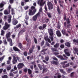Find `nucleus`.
Here are the masks:
<instances>
[{
	"label": "nucleus",
	"mask_w": 78,
	"mask_h": 78,
	"mask_svg": "<svg viewBox=\"0 0 78 78\" xmlns=\"http://www.w3.org/2000/svg\"><path fill=\"white\" fill-rule=\"evenodd\" d=\"M8 23H9L11 22V19H9L8 20Z\"/></svg>",
	"instance_id": "nucleus-59"
},
{
	"label": "nucleus",
	"mask_w": 78,
	"mask_h": 78,
	"mask_svg": "<svg viewBox=\"0 0 78 78\" xmlns=\"http://www.w3.org/2000/svg\"><path fill=\"white\" fill-rule=\"evenodd\" d=\"M51 50H52V51H57V50H56L55 49L53 48H51Z\"/></svg>",
	"instance_id": "nucleus-35"
},
{
	"label": "nucleus",
	"mask_w": 78,
	"mask_h": 78,
	"mask_svg": "<svg viewBox=\"0 0 78 78\" xmlns=\"http://www.w3.org/2000/svg\"><path fill=\"white\" fill-rule=\"evenodd\" d=\"M39 29L40 30H44V28H43V27H42V26H40L39 27Z\"/></svg>",
	"instance_id": "nucleus-42"
},
{
	"label": "nucleus",
	"mask_w": 78,
	"mask_h": 78,
	"mask_svg": "<svg viewBox=\"0 0 78 78\" xmlns=\"http://www.w3.org/2000/svg\"><path fill=\"white\" fill-rule=\"evenodd\" d=\"M13 49L15 51H20V50L17 48V47H13Z\"/></svg>",
	"instance_id": "nucleus-15"
},
{
	"label": "nucleus",
	"mask_w": 78,
	"mask_h": 78,
	"mask_svg": "<svg viewBox=\"0 0 78 78\" xmlns=\"http://www.w3.org/2000/svg\"><path fill=\"white\" fill-rule=\"evenodd\" d=\"M56 34L58 36L60 37L61 36V33L59 31H57L56 32Z\"/></svg>",
	"instance_id": "nucleus-14"
},
{
	"label": "nucleus",
	"mask_w": 78,
	"mask_h": 78,
	"mask_svg": "<svg viewBox=\"0 0 78 78\" xmlns=\"http://www.w3.org/2000/svg\"><path fill=\"white\" fill-rule=\"evenodd\" d=\"M9 43L10 45V46H12V42H10Z\"/></svg>",
	"instance_id": "nucleus-61"
},
{
	"label": "nucleus",
	"mask_w": 78,
	"mask_h": 78,
	"mask_svg": "<svg viewBox=\"0 0 78 78\" xmlns=\"http://www.w3.org/2000/svg\"><path fill=\"white\" fill-rule=\"evenodd\" d=\"M4 44L5 45H6L7 44V42L6 41V40H5V41H4Z\"/></svg>",
	"instance_id": "nucleus-44"
},
{
	"label": "nucleus",
	"mask_w": 78,
	"mask_h": 78,
	"mask_svg": "<svg viewBox=\"0 0 78 78\" xmlns=\"http://www.w3.org/2000/svg\"><path fill=\"white\" fill-rule=\"evenodd\" d=\"M11 66H8L7 67V69L8 70H9L11 69Z\"/></svg>",
	"instance_id": "nucleus-39"
},
{
	"label": "nucleus",
	"mask_w": 78,
	"mask_h": 78,
	"mask_svg": "<svg viewBox=\"0 0 78 78\" xmlns=\"http://www.w3.org/2000/svg\"><path fill=\"white\" fill-rule=\"evenodd\" d=\"M20 26H21V25L20 24H19L17 26L16 28H19V27H20Z\"/></svg>",
	"instance_id": "nucleus-52"
},
{
	"label": "nucleus",
	"mask_w": 78,
	"mask_h": 78,
	"mask_svg": "<svg viewBox=\"0 0 78 78\" xmlns=\"http://www.w3.org/2000/svg\"><path fill=\"white\" fill-rule=\"evenodd\" d=\"M4 34H5V31H4V30H2L1 33V35L2 36H3V35H4Z\"/></svg>",
	"instance_id": "nucleus-22"
},
{
	"label": "nucleus",
	"mask_w": 78,
	"mask_h": 78,
	"mask_svg": "<svg viewBox=\"0 0 78 78\" xmlns=\"http://www.w3.org/2000/svg\"><path fill=\"white\" fill-rule=\"evenodd\" d=\"M23 66H24V64L23 63H19L17 66L18 69H22Z\"/></svg>",
	"instance_id": "nucleus-9"
},
{
	"label": "nucleus",
	"mask_w": 78,
	"mask_h": 78,
	"mask_svg": "<svg viewBox=\"0 0 78 78\" xmlns=\"http://www.w3.org/2000/svg\"><path fill=\"white\" fill-rule=\"evenodd\" d=\"M59 46V44L57 43L55 45H54V47H55V48H58V47Z\"/></svg>",
	"instance_id": "nucleus-26"
},
{
	"label": "nucleus",
	"mask_w": 78,
	"mask_h": 78,
	"mask_svg": "<svg viewBox=\"0 0 78 78\" xmlns=\"http://www.w3.org/2000/svg\"><path fill=\"white\" fill-rule=\"evenodd\" d=\"M29 8V7L28 6H26L24 7V8L25 10L27 9H28V8Z\"/></svg>",
	"instance_id": "nucleus-40"
},
{
	"label": "nucleus",
	"mask_w": 78,
	"mask_h": 78,
	"mask_svg": "<svg viewBox=\"0 0 78 78\" xmlns=\"http://www.w3.org/2000/svg\"><path fill=\"white\" fill-rule=\"evenodd\" d=\"M42 8H41L39 10V12H42Z\"/></svg>",
	"instance_id": "nucleus-54"
},
{
	"label": "nucleus",
	"mask_w": 78,
	"mask_h": 78,
	"mask_svg": "<svg viewBox=\"0 0 78 78\" xmlns=\"http://www.w3.org/2000/svg\"><path fill=\"white\" fill-rule=\"evenodd\" d=\"M7 39V41H8V42H9V43L10 42H12V39H11V38H8Z\"/></svg>",
	"instance_id": "nucleus-20"
},
{
	"label": "nucleus",
	"mask_w": 78,
	"mask_h": 78,
	"mask_svg": "<svg viewBox=\"0 0 78 78\" xmlns=\"http://www.w3.org/2000/svg\"><path fill=\"white\" fill-rule=\"evenodd\" d=\"M51 63L52 64H56V65H58L59 63L58 62H56L55 61H52L51 62Z\"/></svg>",
	"instance_id": "nucleus-17"
},
{
	"label": "nucleus",
	"mask_w": 78,
	"mask_h": 78,
	"mask_svg": "<svg viewBox=\"0 0 78 78\" xmlns=\"http://www.w3.org/2000/svg\"><path fill=\"white\" fill-rule=\"evenodd\" d=\"M48 9H53V4H52L51 2H48Z\"/></svg>",
	"instance_id": "nucleus-7"
},
{
	"label": "nucleus",
	"mask_w": 78,
	"mask_h": 78,
	"mask_svg": "<svg viewBox=\"0 0 78 78\" xmlns=\"http://www.w3.org/2000/svg\"><path fill=\"white\" fill-rule=\"evenodd\" d=\"M31 10H30L29 13V16H32L34 15L35 14V12H36V9H35V7L33 6H32L31 7Z\"/></svg>",
	"instance_id": "nucleus-1"
},
{
	"label": "nucleus",
	"mask_w": 78,
	"mask_h": 78,
	"mask_svg": "<svg viewBox=\"0 0 78 78\" xmlns=\"http://www.w3.org/2000/svg\"><path fill=\"white\" fill-rule=\"evenodd\" d=\"M66 20H67V23H70V21H69V19L68 18Z\"/></svg>",
	"instance_id": "nucleus-46"
},
{
	"label": "nucleus",
	"mask_w": 78,
	"mask_h": 78,
	"mask_svg": "<svg viewBox=\"0 0 78 78\" xmlns=\"http://www.w3.org/2000/svg\"><path fill=\"white\" fill-rule=\"evenodd\" d=\"M60 47L61 48H63L64 47V45L63 44H61L60 46Z\"/></svg>",
	"instance_id": "nucleus-41"
},
{
	"label": "nucleus",
	"mask_w": 78,
	"mask_h": 78,
	"mask_svg": "<svg viewBox=\"0 0 78 78\" xmlns=\"http://www.w3.org/2000/svg\"><path fill=\"white\" fill-rule=\"evenodd\" d=\"M25 30H23L21 31L20 32H19V35H21V34H22L24 32H25Z\"/></svg>",
	"instance_id": "nucleus-19"
},
{
	"label": "nucleus",
	"mask_w": 78,
	"mask_h": 78,
	"mask_svg": "<svg viewBox=\"0 0 78 78\" xmlns=\"http://www.w3.org/2000/svg\"><path fill=\"white\" fill-rule=\"evenodd\" d=\"M13 25H16L17 23H18V21L17 20H16L14 18V16H13V22H12Z\"/></svg>",
	"instance_id": "nucleus-10"
},
{
	"label": "nucleus",
	"mask_w": 78,
	"mask_h": 78,
	"mask_svg": "<svg viewBox=\"0 0 78 78\" xmlns=\"http://www.w3.org/2000/svg\"><path fill=\"white\" fill-rule=\"evenodd\" d=\"M65 45L67 47H70V43L69 42H66L65 43Z\"/></svg>",
	"instance_id": "nucleus-23"
},
{
	"label": "nucleus",
	"mask_w": 78,
	"mask_h": 78,
	"mask_svg": "<svg viewBox=\"0 0 78 78\" xmlns=\"http://www.w3.org/2000/svg\"><path fill=\"white\" fill-rule=\"evenodd\" d=\"M44 39L45 41H48L49 43H51V41H50V40L49 38H48V37H44Z\"/></svg>",
	"instance_id": "nucleus-16"
},
{
	"label": "nucleus",
	"mask_w": 78,
	"mask_h": 78,
	"mask_svg": "<svg viewBox=\"0 0 78 78\" xmlns=\"http://www.w3.org/2000/svg\"><path fill=\"white\" fill-rule=\"evenodd\" d=\"M40 13L39 12L35 16H34L33 17V19L34 21H36L37 19V17H39L40 16Z\"/></svg>",
	"instance_id": "nucleus-5"
},
{
	"label": "nucleus",
	"mask_w": 78,
	"mask_h": 78,
	"mask_svg": "<svg viewBox=\"0 0 78 78\" xmlns=\"http://www.w3.org/2000/svg\"><path fill=\"white\" fill-rule=\"evenodd\" d=\"M45 3V1L44 2L43 0H39L38 1L37 4L41 6H43Z\"/></svg>",
	"instance_id": "nucleus-4"
},
{
	"label": "nucleus",
	"mask_w": 78,
	"mask_h": 78,
	"mask_svg": "<svg viewBox=\"0 0 78 78\" xmlns=\"http://www.w3.org/2000/svg\"><path fill=\"white\" fill-rule=\"evenodd\" d=\"M16 59H17V60H18V61H19V62H21V59H20V58L18 57H16Z\"/></svg>",
	"instance_id": "nucleus-24"
},
{
	"label": "nucleus",
	"mask_w": 78,
	"mask_h": 78,
	"mask_svg": "<svg viewBox=\"0 0 78 78\" xmlns=\"http://www.w3.org/2000/svg\"><path fill=\"white\" fill-rule=\"evenodd\" d=\"M7 16L8 17V19H11V17H12L11 15H9L8 16Z\"/></svg>",
	"instance_id": "nucleus-51"
},
{
	"label": "nucleus",
	"mask_w": 78,
	"mask_h": 78,
	"mask_svg": "<svg viewBox=\"0 0 78 78\" xmlns=\"http://www.w3.org/2000/svg\"><path fill=\"white\" fill-rule=\"evenodd\" d=\"M26 39L27 42H28L30 41V39L28 38V36L27 35L26 37Z\"/></svg>",
	"instance_id": "nucleus-27"
},
{
	"label": "nucleus",
	"mask_w": 78,
	"mask_h": 78,
	"mask_svg": "<svg viewBox=\"0 0 78 78\" xmlns=\"http://www.w3.org/2000/svg\"><path fill=\"white\" fill-rule=\"evenodd\" d=\"M44 41H43L41 43V46H42V45H44Z\"/></svg>",
	"instance_id": "nucleus-56"
},
{
	"label": "nucleus",
	"mask_w": 78,
	"mask_h": 78,
	"mask_svg": "<svg viewBox=\"0 0 78 78\" xmlns=\"http://www.w3.org/2000/svg\"><path fill=\"white\" fill-rule=\"evenodd\" d=\"M65 53V54L66 56H70V54L69 52H67L68 51V50L67 49H66L64 50Z\"/></svg>",
	"instance_id": "nucleus-13"
},
{
	"label": "nucleus",
	"mask_w": 78,
	"mask_h": 78,
	"mask_svg": "<svg viewBox=\"0 0 78 78\" xmlns=\"http://www.w3.org/2000/svg\"><path fill=\"white\" fill-rule=\"evenodd\" d=\"M34 47L32 49L31 48L29 50V52L30 53H31L33 52V49H34Z\"/></svg>",
	"instance_id": "nucleus-21"
},
{
	"label": "nucleus",
	"mask_w": 78,
	"mask_h": 78,
	"mask_svg": "<svg viewBox=\"0 0 78 78\" xmlns=\"http://www.w3.org/2000/svg\"><path fill=\"white\" fill-rule=\"evenodd\" d=\"M53 59L54 60H56V61H58V59H57V58H56V57H53Z\"/></svg>",
	"instance_id": "nucleus-48"
},
{
	"label": "nucleus",
	"mask_w": 78,
	"mask_h": 78,
	"mask_svg": "<svg viewBox=\"0 0 78 78\" xmlns=\"http://www.w3.org/2000/svg\"><path fill=\"white\" fill-rule=\"evenodd\" d=\"M28 73L29 74H31V73H32L31 70H30V69H28Z\"/></svg>",
	"instance_id": "nucleus-30"
},
{
	"label": "nucleus",
	"mask_w": 78,
	"mask_h": 78,
	"mask_svg": "<svg viewBox=\"0 0 78 78\" xmlns=\"http://www.w3.org/2000/svg\"><path fill=\"white\" fill-rule=\"evenodd\" d=\"M57 11L58 13H60V12H61L60 11V9H59V7H57Z\"/></svg>",
	"instance_id": "nucleus-25"
},
{
	"label": "nucleus",
	"mask_w": 78,
	"mask_h": 78,
	"mask_svg": "<svg viewBox=\"0 0 78 78\" xmlns=\"http://www.w3.org/2000/svg\"><path fill=\"white\" fill-rule=\"evenodd\" d=\"M65 63H67V61H66L64 62H62L61 63V64H64Z\"/></svg>",
	"instance_id": "nucleus-60"
},
{
	"label": "nucleus",
	"mask_w": 78,
	"mask_h": 78,
	"mask_svg": "<svg viewBox=\"0 0 78 78\" xmlns=\"http://www.w3.org/2000/svg\"><path fill=\"white\" fill-rule=\"evenodd\" d=\"M11 57H9L8 58V61H11Z\"/></svg>",
	"instance_id": "nucleus-57"
},
{
	"label": "nucleus",
	"mask_w": 78,
	"mask_h": 78,
	"mask_svg": "<svg viewBox=\"0 0 78 78\" xmlns=\"http://www.w3.org/2000/svg\"><path fill=\"white\" fill-rule=\"evenodd\" d=\"M54 55H59V53L58 52H55L54 53Z\"/></svg>",
	"instance_id": "nucleus-62"
},
{
	"label": "nucleus",
	"mask_w": 78,
	"mask_h": 78,
	"mask_svg": "<svg viewBox=\"0 0 78 78\" xmlns=\"http://www.w3.org/2000/svg\"><path fill=\"white\" fill-rule=\"evenodd\" d=\"M24 55L25 56H27V52H24Z\"/></svg>",
	"instance_id": "nucleus-53"
},
{
	"label": "nucleus",
	"mask_w": 78,
	"mask_h": 78,
	"mask_svg": "<svg viewBox=\"0 0 78 78\" xmlns=\"http://www.w3.org/2000/svg\"><path fill=\"white\" fill-rule=\"evenodd\" d=\"M46 27V25L43 24V29H44V28H45Z\"/></svg>",
	"instance_id": "nucleus-49"
},
{
	"label": "nucleus",
	"mask_w": 78,
	"mask_h": 78,
	"mask_svg": "<svg viewBox=\"0 0 78 78\" xmlns=\"http://www.w3.org/2000/svg\"><path fill=\"white\" fill-rule=\"evenodd\" d=\"M47 69H43V72H47Z\"/></svg>",
	"instance_id": "nucleus-50"
},
{
	"label": "nucleus",
	"mask_w": 78,
	"mask_h": 78,
	"mask_svg": "<svg viewBox=\"0 0 78 78\" xmlns=\"http://www.w3.org/2000/svg\"><path fill=\"white\" fill-rule=\"evenodd\" d=\"M10 26V25L8 24L7 23L5 22V26L3 27V29H4V30H7V29H8V28Z\"/></svg>",
	"instance_id": "nucleus-6"
},
{
	"label": "nucleus",
	"mask_w": 78,
	"mask_h": 78,
	"mask_svg": "<svg viewBox=\"0 0 78 78\" xmlns=\"http://www.w3.org/2000/svg\"><path fill=\"white\" fill-rule=\"evenodd\" d=\"M5 57V56L4 55L1 58H0V61H2L3 59Z\"/></svg>",
	"instance_id": "nucleus-32"
},
{
	"label": "nucleus",
	"mask_w": 78,
	"mask_h": 78,
	"mask_svg": "<svg viewBox=\"0 0 78 78\" xmlns=\"http://www.w3.org/2000/svg\"><path fill=\"white\" fill-rule=\"evenodd\" d=\"M61 76L60 75H58L57 76L58 78H61Z\"/></svg>",
	"instance_id": "nucleus-64"
},
{
	"label": "nucleus",
	"mask_w": 78,
	"mask_h": 78,
	"mask_svg": "<svg viewBox=\"0 0 78 78\" xmlns=\"http://www.w3.org/2000/svg\"><path fill=\"white\" fill-rule=\"evenodd\" d=\"M48 33H49V38L51 39V41H53V30L51 29H48Z\"/></svg>",
	"instance_id": "nucleus-2"
},
{
	"label": "nucleus",
	"mask_w": 78,
	"mask_h": 78,
	"mask_svg": "<svg viewBox=\"0 0 78 78\" xmlns=\"http://www.w3.org/2000/svg\"><path fill=\"white\" fill-rule=\"evenodd\" d=\"M25 19L26 20H28V19H29V16H28L27 15H26L25 16Z\"/></svg>",
	"instance_id": "nucleus-33"
},
{
	"label": "nucleus",
	"mask_w": 78,
	"mask_h": 78,
	"mask_svg": "<svg viewBox=\"0 0 78 78\" xmlns=\"http://www.w3.org/2000/svg\"><path fill=\"white\" fill-rule=\"evenodd\" d=\"M11 5H9L8 7L9 9H7L6 10H5L4 11V14H5V15L9 14L10 13V9H11Z\"/></svg>",
	"instance_id": "nucleus-3"
},
{
	"label": "nucleus",
	"mask_w": 78,
	"mask_h": 78,
	"mask_svg": "<svg viewBox=\"0 0 78 78\" xmlns=\"http://www.w3.org/2000/svg\"><path fill=\"white\" fill-rule=\"evenodd\" d=\"M7 64H10L11 63V61L9 60L7 61Z\"/></svg>",
	"instance_id": "nucleus-47"
},
{
	"label": "nucleus",
	"mask_w": 78,
	"mask_h": 78,
	"mask_svg": "<svg viewBox=\"0 0 78 78\" xmlns=\"http://www.w3.org/2000/svg\"><path fill=\"white\" fill-rule=\"evenodd\" d=\"M4 2H3V3H1L0 4V8H2L3 6V5H4Z\"/></svg>",
	"instance_id": "nucleus-31"
},
{
	"label": "nucleus",
	"mask_w": 78,
	"mask_h": 78,
	"mask_svg": "<svg viewBox=\"0 0 78 78\" xmlns=\"http://www.w3.org/2000/svg\"><path fill=\"white\" fill-rule=\"evenodd\" d=\"M62 33L63 34H65L66 33V31L64 30H63L62 31Z\"/></svg>",
	"instance_id": "nucleus-34"
},
{
	"label": "nucleus",
	"mask_w": 78,
	"mask_h": 78,
	"mask_svg": "<svg viewBox=\"0 0 78 78\" xmlns=\"http://www.w3.org/2000/svg\"><path fill=\"white\" fill-rule=\"evenodd\" d=\"M34 41L35 44H37V40L35 38H34Z\"/></svg>",
	"instance_id": "nucleus-45"
},
{
	"label": "nucleus",
	"mask_w": 78,
	"mask_h": 78,
	"mask_svg": "<svg viewBox=\"0 0 78 78\" xmlns=\"http://www.w3.org/2000/svg\"><path fill=\"white\" fill-rule=\"evenodd\" d=\"M2 78H8V76L6 75H5L2 77Z\"/></svg>",
	"instance_id": "nucleus-38"
},
{
	"label": "nucleus",
	"mask_w": 78,
	"mask_h": 78,
	"mask_svg": "<svg viewBox=\"0 0 78 78\" xmlns=\"http://www.w3.org/2000/svg\"><path fill=\"white\" fill-rule=\"evenodd\" d=\"M48 59H49V57H45V60L46 61H48Z\"/></svg>",
	"instance_id": "nucleus-36"
},
{
	"label": "nucleus",
	"mask_w": 78,
	"mask_h": 78,
	"mask_svg": "<svg viewBox=\"0 0 78 78\" xmlns=\"http://www.w3.org/2000/svg\"><path fill=\"white\" fill-rule=\"evenodd\" d=\"M11 35V34L10 32H7L6 34V38L7 39L8 38H9V37H10Z\"/></svg>",
	"instance_id": "nucleus-12"
},
{
	"label": "nucleus",
	"mask_w": 78,
	"mask_h": 78,
	"mask_svg": "<svg viewBox=\"0 0 78 78\" xmlns=\"http://www.w3.org/2000/svg\"><path fill=\"white\" fill-rule=\"evenodd\" d=\"M47 14L48 15V16L50 18V17H51V15H50V13L48 12H47Z\"/></svg>",
	"instance_id": "nucleus-37"
},
{
	"label": "nucleus",
	"mask_w": 78,
	"mask_h": 78,
	"mask_svg": "<svg viewBox=\"0 0 78 78\" xmlns=\"http://www.w3.org/2000/svg\"><path fill=\"white\" fill-rule=\"evenodd\" d=\"M12 15H15V13H14V9H12Z\"/></svg>",
	"instance_id": "nucleus-28"
},
{
	"label": "nucleus",
	"mask_w": 78,
	"mask_h": 78,
	"mask_svg": "<svg viewBox=\"0 0 78 78\" xmlns=\"http://www.w3.org/2000/svg\"><path fill=\"white\" fill-rule=\"evenodd\" d=\"M25 23L27 25H28V21H25Z\"/></svg>",
	"instance_id": "nucleus-63"
},
{
	"label": "nucleus",
	"mask_w": 78,
	"mask_h": 78,
	"mask_svg": "<svg viewBox=\"0 0 78 78\" xmlns=\"http://www.w3.org/2000/svg\"><path fill=\"white\" fill-rule=\"evenodd\" d=\"M13 60L12 61V62L13 64H15L16 63V62H17V59H16V57L13 56Z\"/></svg>",
	"instance_id": "nucleus-11"
},
{
	"label": "nucleus",
	"mask_w": 78,
	"mask_h": 78,
	"mask_svg": "<svg viewBox=\"0 0 78 78\" xmlns=\"http://www.w3.org/2000/svg\"><path fill=\"white\" fill-rule=\"evenodd\" d=\"M63 56H64L65 58H64L61 55H58L57 56V57L58 58H60L61 59H62V60H64L65 59H66V58H68L67 57H66V55L64 54H63Z\"/></svg>",
	"instance_id": "nucleus-8"
},
{
	"label": "nucleus",
	"mask_w": 78,
	"mask_h": 78,
	"mask_svg": "<svg viewBox=\"0 0 78 78\" xmlns=\"http://www.w3.org/2000/svg\"><path fill=\"white\" fill-rule=\"evenodd\" d=\"M38 66L40 69L41 70L42 69V66H41V65L40 64H38Z\"/></svg>",
	"instance_id": "nucleus-29"
},
{
	"label": "nucleus",
	"mask_w": 78,
	"mask_h": 78,
	"mask_svg": "<svg viewBox=\"0 0 78 78\" xmlns=\"http://www.w3.org/2000/svg\"><path fill=\"white\" fill-rule=\"evenodd\" d=\"M9 75L10 76H14V75L13 73H9Z\"/></svg>",
	"instance_id": "nucleus-43"
},
{
	"label": "nucleus",
	"mask_w": 78,
	"mask_h": 78,
	"mask_svg": "<svg viewBox=\"0 0 78 78\" xmlns=\"http://www.w3.org/2000/svg\"><path fill=\"white\" fill-rule=\"evenodd\" d=\"M16 36V35H15L13 34L12 35V38H14V37H15Z\"/></svg>",
	"instance_id": "nucleus-55"
},
{
	"label": "nucleus",
	"mask_w": 78,
	"mask_h": 78,
	"mask_svg": "<svg viewBox=\"0 0 78 78\" xmlns=\"http://www.w3.org/2000/svg\"><path fill=\"white\" fill-rule=\"evenodd\" d=\"M19 47L21 49V50H23V48L22 47V44L21 43H20L19 44Z\"/></svg>",
	"instance_id": "nucleus-18"
},
{
	"label": "nucleus",
	"mask_w": 78,
	"mask_h": 78,
	"mask_svg": "<svg viewBox=\"0 0 78 78\" xmlns=\"http://www.w3.org/2000/svg\"><path fill=\"white\" fill-rule=\"evenodd\" d=\"M13 2H14V1L13 0H10V3H13Z\"/></svg>",
	"instance_id": "nucleus-58"
}]
</instances>
